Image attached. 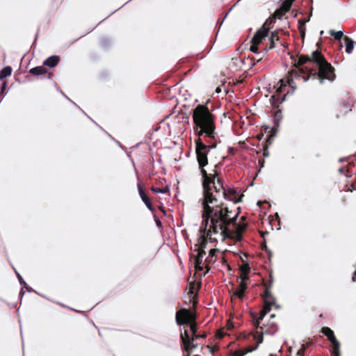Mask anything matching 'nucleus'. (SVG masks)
<instances>
[{
    "mask_svg": "<svg viewBox=\"0 0 356 356\" xmlns=\"http://www.w3.org/2000/svg\"><path fill=\"white\" fill-rule=\"evenodd\" d=\"M202 227L200 232H205L211 237V234H220L223 237L228 236L231 231L229 227L236 224L240 213V207L238 212L234 213L227 204L219 202L216 195H213L211 186L203 188V198L202 200Z\"/></svg>",
    "mask_w": 356,
    "mask_h": 356,
    "instance_id": "1",
    "label": "nucleus"
},
{
    "mask_svg": "<svg viewBox=\"0 0 356 356\" xmlns=\"http://www.w3.org/2000/svg\"><path fill=\"white\" fill-rule=\"evenodd\" d=\"M293 66L295 68L289 72L286 77L293 79L302 76L304 81L313 77L318 79L321 83H323L324 80L333 81L336 79L334 67L318 49L311 55H299L294 60Z\"/></svg>",
    "mask_w": 356,
    "mask_h": 356,
    "instance_id": "2",
    "label": "nucleus"
},
{
    "mask_svg": "<svg viewBox=\"0 0 356 356\" xmlns=\"http://www.w3.org/2000/svg\"><path fill=\"white\" fill-rule=\"evenodd\" d=\"M194 131L197 138L208 140L218 138L216 131V116L206 105L198 104L193 111Z\"/></svg>",
    "mask_w": 356,
    "mask_h": 356,
    "instance_id": "3",
    "label": "nucleus"
},
{
    "mask_svg": "<svg viewBox=\"0 0 356 356\" xmlns=\"http://www.w3.org/2000/svg\"><path fill=\"white\" fill-rule=\"evenodd\" d=\"M217 143V139L208 140L206 138H197L195 140L197 161L202 177V188L210 186L211 183L214 184V179L220 174L216 169L217 165H215L209 173L204 169V167L208 165V153L210 149L216 147Z\"/></svg>",
    "mask_w": 356,
    "mask_h": 356,
    "instance_id": "4",
    "label": "nucleus"
},
{
    "mask_svg": "<svg viewBox=\"0 0 356 356\" xmlns=\"http://www.w3.org/2000/svg\"><path fill=\"white\" fill-rule=\"evenodd\" d=\"M280 85L276 89V94L273 95L270 99V104L273 106L272 115L273 118L274 125L273 129V132H277L280 127V123L282 120V110L280 108V104H282L290 91L287 88L291 89V93L293 92L296 86L293 79L286 77V79H280L277 83Z\"/></svg>",
    "mask_w": 356,
    "mask_h": 356,
    "instance_id": "5",
    "label": "nucleus"
},
{
    "mask_svg": "<svg viewBox=\"0 0 356 356\" xmlns=\"http://www.w3.org/2000/svg\"><path fill=\"white\" fill-rule=\"evenodd\" d=\"M207 337L206 332H197L195 334L190 335L187 330L181 332L180 338L183 345V350H188L190 349H195L197 347V344L195 343V341L200 339H205Z\"/></svg>",
    "mask_w": 356,
    "mask_h": 356,
    "instance_id": "6",
    "label": "nucleus"
},
{
    "mask_svg": "<svg viewBox=\"0 0 356 356\" xmlns=\"http://www.w3.org/2000/svg\"><path fill=\"white\" fill-rule=\"evenodd\" d=\"M197 320L196 312L191 309L181 308L176 312L175 321L178 325H188L189 323Z\"/></svg>",
    "mask_w": 356,
    "mask_h": 356,
    "instance_id": "7",
    "label": "nucleus"
},
{
    "mask_svg": "<svg viewBox=\"0 0 356 356\" xmlns=\"http://www.w3.org/2000/svg\"><path fill=\"white\" fill-rule=\"evenodd\" d=\"M321 332L323 333L325 336H326L327 339L332 343V349L330 350L331 355L341 353L340 343L337 339L334 332L328 327H323L321 328Z\"/></svg>",
    "mask_w": 356,
    "mask_h": 356,
    "instance_id": "8",
    "label": "nucleus"
},
{
    "mask_svg": "<svg viewBox=\"0 0 356 356\" xmlns=\"http://www.w3.org/2000/svg\"><path fill=\"white\" fill-rule=\"evenodd\" d=\"M264 327H261V331H257V333L259 334V337L257 339V343L260 344L263 342L264 337L263 335L264 334H274L278 330V326L277 323L272 322L270 323L265 324L264 323Z\"/></svg>",
    "mask_w": 356,
    "mask_h": 356,
    "instance_id": "9",
    "label": "nucleus"
},
{
    "mask_svg": "<svg viewBox=\"0 0 356 356\" xmlns=\"http://www.w3.org/2000/svg\"><path fill=\"white\" fill-rule=\"evenodd\" d=\"M222 196L229 201H232L234 203H238L241 201L242 195L238 196L237 193V191L234 188H229L227 189L223 190L222 192Z\"/></svg>",
    "mask_w": 356,
    "mask_h": 356,
    "instance_id": "10",
    "label": "nucleus"
},
{
    "mask_svg": "<svg viewBox=\"0 0 356 356\" xmlns=\"http://www.w3.org/2000/svg\"><path fill=\"white\" fill-rule=\"evenodd\" d=\"M250 315L252 318V323L254 327L257 330L255 333L253 334V338L256 340L257 343V339L259 337V334L257 333V331H261V327H264V323L261 325V322L264 318H260V315L254 313L250 312Z\"/></svg>",
    "mask_w": 356,
    "mask_h": 356,
    "instance_id": "11",
    "label": "nucleus"
},
{
    "mask_svg": "<svg viewBox=\"0 0 356 356\" xmlns=\"http://www.w3.org/2000/svg\"><path fill=\"white\" fill-rule=\"evenodd\" d=\"M268 31V28L261 27L254 35L251 40V43L259 45L267 36Z\"/></svg>",
    "mask_w": 356,
    "mask_h": 356,
    "instance_id": "12",
    "label": "nucleus"
},
{
    "mask_svg": "<svg viewBox=\"0 0 356 356\" xmlns=\"http://www.w3.org/2000/svg\"><path fill=\"white\" fill-rule=\"evenodd\" d=\"M138 190L139 195L143 200V202L145 203L146 207L148 208L149 211L152 212L154 211V208L152 205V203L151 202L150 198L148 197V195L146 194L145 191L143 190L142 186L140 184H138Z\"/></svg>",
    "mask_w": 356,
    "mask_h": 356,
    "instance_id": "13",
    "label": "nucleus"
},
{
    "mask_svg": "<svg viewBox=\"0 0 356 356\" xmlns=\"http://www.w3.org/2000/svg\"><path fill=\"white\" fill-rule=\"evenodd\" d=\"M207 229L205 232H201L203 234L198 238V243L195 245V246H197V248L205 249L207 245L208 238L211 242L216 241L215 238H213L212 236L210 238V236L207 235ZM211 236H212V234H211Z\"/></svg>",
    "mask_w": 356,
    "mask_h": 356,
    "instance_id": "14",
    "label": "nucleus"
},
{
    "mask_svg": "<svg viewBox=\"0 0 356 356\" xmlns=\"http://www.w3.org/2000/svg\"><path fill=\"white\" fill-rule=\"evenodd\" d=\"M216 179H217V185H216L214 182V184L211 183L210 186L212 188L213 195H216L218 199L219 197L222 195V192L225 190V187L223 186L221 179L219 177V175Z\"/></svg>",
    "mask_w": 356,
    "mask_h": 356,
    "instance_id": "15",
    "label": "nucleus"
},
{
    "mask_svg": "<svg viewBox=\"0 0 356 356\" xmlns=\"http://www.w3.org/2000/svg\"><path fill=\"white\" fill-rule=\"evenodd\" d=\"M276 42H280L281 45H283L282 42L280 40L278 31H277L271 33L270 37L269 38V43L266 45V47L264 48V50L268 51V50L275 48Z\"/></svg>",
    "mask_w": 356,
    "mask_h": 356,
    "instance_id": "16",
    "label": "nucleus"
},
{
    "mask_svg": "<svg viewBox=\"0 0 356 356\" xmlns=\"http://www.w3.org/2000/svg\"><path fill=\"white\" fill-rule=\"evenodd\" d=\"M264 302H270V305H274L275 308H279V306L276 304V298L271 293V290L264 289L263 293L261 294Z\"/></svg>",
    "mask_w": 356,
    "mask_h": 356,
    "instance_id": "17",
    "label": "nucleus"
},
{
    "mask_svg": "<svg viewBox=\"0 0 356 356\" xmlns=\"http://www.w3.org/2000/svg\"><path fill=\"white\" fill-rule=\"evenodd\" d=\"M248 288V284L245 282H241L238 287L233 293V296H236L242 300L245 296V292Z\"/></svg>",
    "mask_w": 356,
    "mask_h": 356,
    "instance_id": "18",
    "label": "nucleus"
},
{
    "mask_svg": "<svg viewBox=\"0 0 356 356\" xmlns=\"http://www.w3.org/2000/svg\"><path fill=\"white\" fill-rule=\"evenodd\" d=\"M277 132H273V129H271V134L266 140L263 145V156L264 157H268L269 156L268 147L272 144L273 137L275 136Z\"/></svg>",
    "mask_w": 356,
    "mask_h": 356,
    "instance_id": "19",
    "label": "nucleus"
},
{
    "mask_svg": "<svg viewBox=\"0 0 356 356\" xmlns=\"http://www.w3.org/2000/svg\"><path fill=\"white\" fill-rule=\"evenodd\" d=\"M259 344L256 343L254 346H249L245 348H241L236 350L234 353V356H244L245 355L248 354V353H251L253 350H255L257 349Z\"/></svg>",
    "mask_w": 356,
    "mask_h": 356,
    "instance_id": "20",
    "label": "nucleus"
},
{
    "mask_svg": "<svg viewBox=\"0 0 356 356\" xmlns=\"http://www.w3.org/2000/svg\"><path fill=\"white\" fill-rule=\"evenodd\" d=\"M60 60V57L58 56L54 55L47 58L43 62V65L49 67H54L59 63Z\"/></svg>",
    "mask_w": 356,
    "mask_h": 356,
    "instance_id": "21",
    "label": "nucleus"
},
{
    "mask_svg": "<svg viewBox=\"0 0 356 356\" xmlns=\"http://www.w3.org/2000/svg\"><path fill=\"white\" fill-rule=\"evenodd\" d=\"M349 179L347 181V184L345 185L343 191H350L352 192L353 190H356V181H355V178H353L351 175H347Z\"/></svg>",
    "mask_w": 356,
    "mask_h": 356,
    "instance_id": "22",
    "label": "nucleus"
},
{
    "mask_svg": "<svg viewBox=\"0 0 356 356\" xmlns=\"http://www.w3.org/2000/svg\"><path fill=\"white\" fill-rule=\"evenodd\" d=\"M29 73L33 76L43 75L47 73V70L44 66H38L31 68Z\"/></svg>",
    "mask_w": 356,
    "mask_h": 356,
    "instance_id": "23",
    "label": "nucleus"
},
{
    "mask_svg": "<svg viewBox=\"0 0 356 356\" xmlns=\"http://www.w3.org/2000/svg\"><path fill=\"white\" fill-rule=\"evenodd\" d=\"M218 252V249H211L209 252V256L204 260V263L207 264L214 263L216 261V254Z\"/></svg>",
    "mask_w": 356,
    "mask_h": 356,
    "instance_id": "24",
    "label": "nucleus"
},
{
    "mask_svg": "<svg viewBox=\"0 0 356 356\" xmlns=\"http://www.w3.org/2000/svg\"><path fill=\"white\" fill-rule=\"evenodd\" d=\"M194 258V264H195V268L196 271H201L203 270V266H202V259L203 257H200L198 255L196 257H194V255L191 254L190 256V259Z\"/></svg>",
    "mask_w": 356,
    "mask_h": 356,
    "instance_id": "25",
    "label": "nucleus"
},
{
    "mask_svg": "<svg viewBox=\"0 0 356 356\" xmlns=\"http://www.w3.org/2000/svg\"><path fill=\"white\" fill-rule=\"evenodd\" d=\"M273 306L274 305H270V302H264V306H263L262 309H261V311L259 313V315H260V318H264L265 317V316L268 312H270V311L272 309V307H273Z\"/></svg>",
    "mask_w": 356,
    "mask_h": 356,
    "instance_id": "26",
    "label": "nucleus"
},
{
    "mask_svg": "<svg viewBox=\"0 0 356 356\" xmlns=\"http://www.w3.org/2000/svg\"><path fill=\"white\" fill-rule=\"evenodd\" d=\"M343 40L346 44V53L351 54L354 47V41L348 36H344Z\"/></svg>",
    "mask_w": 356,
    "mask_h": 356,
    "instance_id": "27",
    "label": "nucleus"
},
{
    "mask_svg": "<svg viewBox=\"0 0 356 356\" xmlns=\"http://www.w3.org/2000/svg\"><path fill=\"white\" fill-rule=\"evenodd\" d=\"M234 225L236 226V235L238 236V238H241L242 234L246 229L247 224L244 223V222H239L238 223H237L236 222V224H234Z\"/></svg>",
    "mask_w": 356,
    "mask_h": 356,
    "instance_id": "28",
    "label": "nucleus"
},
{
    "mask_svg": "<svg viewBox=\"0 0 356 356\" xmlns=\"http://www.w3.org/2000/svg\"><path fill=\"white\" fill-rule=\"evenodd\" d=\"M12 71H13L12 67L10 66H6V67H3L0 71V80L3 79L4 78H6L7 76H10L12 74Z\"/></svg>",
    "mask_w": 356,
    "mask_h": 356,
    "instance_id": "29",
    "label": "nucleus"
},
{
    "mask_svg": "<svg viewBox=\"0 0 356 356\" xmlns=\"http://www.w3.org/2000/svg\"><path fill=\"white\" fill-rule=\"evenodd\" d=\"M298 31L300 32V36L302 40H304L305 37V22H304L302 19L298 20Z\"/></svg>",
    "mask_w": 356,
    "mask_h": 356,
    "instance_id": "30",
    "label": "nucleus"
},
{
    "mask_svg": "<svg viewBox=\"0 0 356 356\" xmlns=\"http://www.w3.org/2000/svg\"><path fill=\"white\" fill-rule=\"evenodd\" d=\"M274 279L273 276L272 272L269 273V279L267 282H264V286L265 287V289L271 290L273 284Z\"/></svg>",
    "mask_w": 356,
    "mask_h": 356,
    "instance_id": "31",
    "label": "nucleus"
},
{
    "mask_svg": "<svg viewBox=\"0 0 356 356\" xmlns=\"http://www.w3.org/2000/svg\"><path fill=\"white\" fill-rule=\"evenodd\" d=\"M329 33L330 35L333 36L336 40L339 41H340L343 37V33L341 31H335L334 30H330Z\"/></svg>",
    "mask_w": 356,
    "mask_h": 356,
    "instance_id": "32",
    "label": "nucleus"
},
{
    "mask_svg": "<svg viewBox=\"0 0 356 356\" xmlns=\"http://www.w3.org/2000/svg\"><path fill=\"white\" fill-rule=\"evenodd\" d=\"M286 13V12L280 7V8L277 9L272 15L275 19H281Z\"/></svg>",
    "mask_w": 356,
    "mask_h": 356,
    "instance_id": "33",
    "label": "nucleus"
},
{
    "mask_svg": "<svg viewBox=\"0 0 356 356\" xmlns=\"http://www.w3.org/2000/svg\"><path fill=\"white\" fill-rule=\"evenodd\" d=\"M188 325H189V327H190V330L191 332V334H195L198 332V325L197 323V320L189 323Z\"/></svg>",
    "mask_w": 356,
    "mask_h": 356,
    "instance_id": "34",
    "label": "nucleus"
},
{
    "mask_svg": "<svg viewBox=\"0 0 356 356\" xmlns=\"http://www.w3.org/2000/svg\"><path fill=\"white\" fill-rule=\"evenodd\" d=\"M151 191L155 193H166L169 192V188L168 186L163 188L152 186Z\"/></svg>",
    "mask_w": 356,
    "mask_h": 356,
    "instance_id": "35",
    "label": "nucleus"
},
{
    "mask_svg": "<svg viewBox=\"0 0 356 356\" xmlns=\"http://www.w3.org/2000/svg\"><path fill=\"white\" fill-rule=\"evenodd\" d=\"M275 18L271 15L264 22L261 27L269 28V26L275 22Z\"/></svg>",
    "mask_w": 356,
    "mask_h": 356,
    "instance_id": "36",
    "label": "nucleus"
},
{
    "mask_svg": "<svg viewBox=\"0 0 356 356\" xmlns=\"http://www.w3.org/2000/svg\"><path fill=\"white\" fill-rule=\"evenodd\" d=\"M292 3L291 0H285L282 2L281 8L284 9L286 13L291 9Z\"/></svg>",
    "mask_w": 356,
    "mask_h": 356,
    "instance_id": "37",
    "label": "nucleus"
},
{
    "mask_svg": "<svg viewBox=\"0 0 356 356\" xmlns=\"http://www.w3.org/2000/svg\"><path fill=\"white\" fill-rule=\"evenodd\" d=\"M240 270L243 274H249L250 272V267L248 264H244L240 266Z\"/></svg>",
    "mask_w": 356,
    "mask_h": 356,
    "instance_id": "38",
    "label": "nucleus"
},
{
    "mask_svg": "<svg viewBox=\"0 0 356 356\" xmlns=\"http://www.w3.org/2000/svg\"><path fill=\"white\" fill-rule=\"evenodd\" d=\"M194 283H190V290L188 291V296L191 299H195L197 294L194 293Z\"/></svg>",
    "mask_w": 356,
    "mask_h": 356,
    "instance_id": "39",
    "label": "nucleus"
},
{
    "mask_svg": "<svg viewBox=\"0 0 356 356\" xmlns=\"http://www.w3.org/2000/svg\"><path fill=\"white\" fill-rule=\"evenodd\" d=\"M7 88V81H3L0 87V97L2 99L4 96L5 91Z\"/></svg>",
    "mask_w": 356,
    "mask_h": 356,
    "instance_id": "40",
    "label": "nucleus"
},
{
    "mask_svg": "<svg viewBox=\"0 0 356 356\" xmlns=\"http://www.w3.org/2000/svg\"><path fill=\"white\" fill-rule=\"evenodd\" d=\"M307 346L308 344H302L301 348L298 350L297 354L300 356H304Z\"/></svg>",
    "mask_w": 356,
    "mask_h": 356,
    "instance_id": "41",
    "label": "nucleus"
},
{
    "mask_svg": "<svg viewBox=\"0 0 356 356\" xmlns=\"http://www.w3.org/2000/svg\"><path fill=\"white\" fill-rule=\"evenodd\" d=\"M261 248L263 250H265L268 254L269 258L272 256V252L270 250L268 249L265 242L261 244Z\"/></svg>",
    "mask_w": 356,
    "mask_h": 356,
    "instance_id": "42",
    "label": "nucleus"
},
{
    "mask_svg": "<svg viewBox=\"0 0 356 356\" xmlns=\"http://www.w3.org/2000/svg\"><path fill=\"white\" fill-rule=\"evenodd\" d=\"M195 251L197 252V254L200 257H203L206 254L204 249L196 248Z\"/></svg>",
    "mask_w": 356,
    "mask_h": 356,
    "instance_id": "43",
    "label": "nucleus"
},
{
    "mask_svg": "<svg viewBox=\"0 0 356 356\" xmlns=\"http://www.w3.org/2000/svg\"><path fill=\"white\" fill-rule=\"evenodd\" d=\"M250 50L254 53L258 52V45L255 44H252L250 46Z\"/></svg>",
    "mask_w": 356,
    "mask_h": 356,
    "instance_id": "44",
    "label": "nucleus"
},
{
    "mask_svg": "<svg viewBox=\"0 0 356 356\" xmlns=\"http://www.w3.org/2000/svg\"><path fill=\"white\" fill-rule=\"evenodd\" d=\"M240 278H241V282H245L248 280H249V277H248V274H243L241 273V276H240Z\"/></svg>",
    "mask_w": 356,
    "mask_h": 356,
    "instance_id": "45",
    "label": "nucleus"
},
{
    "mask_svg": "<svg viewBox=\"0 0 356 356\" xmlns=\"http://www.w3.org/2000/svg\"><path fill=\"white\" fill-rule=\"evenodd\" d=\"M264 163H265V161H264V159H259V164L260 165V167H261V168H263V167H264Z\"/></svg>",
    "mask_w": 356,
    "mask_h": 356,
    "instance_id": "46",
    "label": "nucleus"
},
{
    "mask_svg": "<svg viewBox=\"0 0 356 356\" xmlns=\"http://www.w3.org/2000/svg\"><path fill=\"white\" fill-rule=\"evenodd\" d=\"M155 222H156V225H157L159 227H162L161 222L160 221V220H159V219L156 218V219H155Z\"/></svg>",
    "mask_w": 356,
    "mask_h": 356,
    "instance_id": "47",
    "label": "nucleus"
},
{
    "mask_svg": "<svg viewBox=\"0 0 356 356\" xmlns=\"http://www.w3.org/2000/svg\"><path fill=\"white\" fill-rule=\"evenodd\" d=\"M339 171L342 173V174H344L345 172H348V170H345L344 168H339Z\"/></svg>",
    "mask_w": 356,
    "mask_h": 356,
    "instance_id": "48",
    "label": "nucleus"
},
{
    "mask_svg": "<svg viewBox=\"0 0 356 356\" xmlns=\"http://www.w3.org/2000/svg\"><path fill=\"white\" fill-rule=\"evenodd\" d=\"M205 268H206V272H205L204 275L206 273H207L210 270L209 264H205Z\"/></svg>",
    "mask_w": 356,
    "mask_h": 356,
    "instance_id": "49",
    "label": "nucleus"
},
{
    "mask_svg": "<svg viewBox=\"0 0 356 356\" xmlns=\"http://www.w3.org/2000/svg\"><path fill=\"white\" fill-rule=\"evenodd\" d=\"M159 210L164 214V215H166V211L165 210V209L161 206V207H159Z\"/></svg>",
    "mask_w": 356,
    "mask_h": 356,
    "instance_id": "50",
    "label": "nucleus"
},
{
    "mask_svg": "<svg viewBox=\"0 0 356 356\" xmlns=\"http://www.w3.org/2000/svg\"><path fill=\"white\" fill-rule=\"evenodd\" d=\"M193 349H190V350H184L185 352H186V356H190V355H191V353H192V351H193Z\"/></svg>",
    "mask_w": 356,
    "mask_h": 356,
    "instance_id": "51",
    "label": "nucleus"
},
{
    "mask_svg": "<svg viewBox=\"0 0 356 356\" xmlns=\"http://www.w3.org/2000/svg\"><path fill=\"white\" fill-rule=\"evenodd\" d=\"M221 92V88L220 87H217L216 89V93H220Z\"/></svg>",
    "mask_w": 356,
    "mask_h": 356,
    "instance_id": "52",
    "label": "nucleus"
},
{
    "mask_svg": "<svg viewBox=\"0 0 356 356\" xmlns=\"http://www.w3.org/2000/svg\"><path fill=\"white\" fill-rule=\"evenodd\" d=\"M197 303V300H193V306L195 307L196 304Z\"/></svg>",
    "mask_w": 356,
    "mask_h": 356,
    "instance_id": "53",
    "label": "nucleus"
},
{
    "mask_svg": "<svg viewBox=\"0 0 356 356\" xmlns=\"http://www.w3.org/2000/svg\"><path fill=\"white\" fill-rule=\"evenodd\" d=\"M245 216H242V217L241 218V221H240V222H241V221H245Z\"/></svg>",
    "mask_w": 356,
    "mask_h": 356,
    "instance_id": "54",
    "label": "nucleus"
},
{
    "mask_svg": "<svg viewBox=\"0 0 356 356\" xmlns=\"http://www.w3.org/2000/svg\"><path fill=\"white\" fill-rule=\"evenodd\" d=\"M332 356H341V353H337V354H336V355H332Z\"/></svg>",
    "mask_w": 356,
    "mask_h": 356,
    "instance_id": "55",
    "label": "nucleus"
},
{
    "mask_svg": "<svg viewBox=\"0 0 356 356\" xmlns=\"http://www.w3.org/2000/svg\"><path fill=\"white\" fill-rule=\"evenodd\" d=\"M275 316V314H271V315H270V318H274Z\"/></svg>",
    "mask_w": 356,
    "mask_h": 356,
    "instance_id": "56",
    "label": "nucleus"
},
{
    "mask_svg": "<svg viewBox=\"0 0 356 356\" xmlns=\"http://www.w3.org/2000/svg\"><path fill=\"white\" fill-rule=\"evenodd\" d=\"M261 60V58H259L257 59V62L260 61Z\"/></svg>",
    "mask_w": 356,
    "mask_h": 356,
    "instance_id": "57",
    "label": "nucleus"
},
{
    "mask_svg": "<svg viewBox=\"0 0 356 356\" xmlns=\"http://www.w3.org/2000/svg\"><path fill=\"white\" fill-rule=\"evenodd\" d=\"M18 277H19V280H22V276H20L19 275H18Z\"/></svg>",
    "mask_w": 356,
    "mask_h": 356,
    "instance_id": "58",
    "label": "nucleus"
},
{
    "mask_svg": "<svg viewBox=\"0 0 356 356\" xmlns=\"http://www.w3.org/2000/svg\"><path fill=\"white\" fill-rule=\"evenodd\" d=\"M261 235L264 237V233H261Z\"/></svg>",
    "mask_w": 356,
    "mask_h": 356,
    "instance_id": "59",
    "label": "nucleus"
},
{
    "mask_svg": "<svg viewBox=\"0 0 356 356\" xmlns=\"http://www.w3.org/2000/svg\"><path fill=\"white\" fill-rule=\"evenodd\" d=\"M295 0H291V2L293 3V2Z\"/></svg>",
    "mask_w": 356,
    "mask_h": 356,
    "instance_id": "60",
    "label": "nucleus"
}]
</instances>
